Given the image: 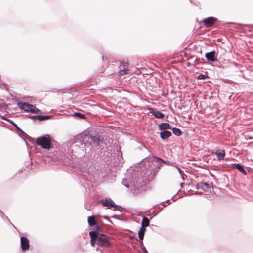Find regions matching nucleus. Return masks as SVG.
Returning a JSON list of instances; mask_svg holds the SVG:
<instances>
[{
    "label": "nucleus",
    "mask_w": 253,
    "mask_h": 253,
    "mask_svg": "<svg viewBox=\"0 0 253 253\" xmlns=\"http://www.w3.org/2000/svg\"><path fill=\"white\" fill-rule=\"evenodd\" d=\"M18 106L23 109L25 112H31L32 113H41L40 110L36 108L33 105L27 103L19 102L17 104Z\"/></svg>",
    "instance_id": "nucleus-3"
},
{
    "label": "nucleus",
    "mask_w": 253,
    "mask_h": 253,
    "mask_svg": "<svg viewBox=\"0 0 253 253\" xmlns=\"http://www.w3.org/2000/svg\"><path fill=\"white\" fill-rule=\"evenodd\" d=\"M145 231V229L143 228H141L140 230L139 231V237L141 240H142L143 239Z\"/></svg>",
    "instance_id": "nucleus-18"
},
{
    "label": "nucleus",
    "mask_w": 253,
    "mask_h": 253,
    "mask_svg": "<svg viewBox=\"0 0 253 253\" xmlns=\"http://www.w3.org/2000/svg\"><path fill=\"white\" fill-rule=\"evenodd\" d=\"M216 19L213 17H210L203 20V23L207 26L210 27L213 25Z\"/></svg>",
    "instance_id": "nucleus-7"
},
{
    "label": "nucleus",
    "mask_w": 253,
    "mask_h": 253,
    "mask_svg": "<svg viewBox=\"0 0 253 253\" xmlns=\"http://www.w3.org/2000/svg\"><path fill=\"white\" fill-rule=\"evenodd\" d=\"M207 77L206 75L203 74H200L198 76V78L199 79H205Z\"/></svg>",
    "instance_id": "nucleus-21"
},
{
    "label": "nucleus",
    "mask_w": 253,
    "mask_h": 253,
    "mask_svg": "<svg viewBox=\"0 0 253 253\" xmlns=\"http://www.w3.org/2000/svg\"><path fill=\"white\" fill-rule=\"evenodd\" d=\"M90 244L94 246L95 244L101 247H108L110 246L109 237L103 234H97V231H90Z\"/></svg>",
    "instance_id": "nucleus-1"
},
{
    "label": "nucleus",
    "mask_w": 253,
    "mask_h": 253,
    "mask_svg": "<svg viewBox=\"0 0 253 253\" xmlns=\"http://www.w3.org/2000/svg\"><path fill=\"white\" fill-rule=\"evenodd\" d=\"M103 218L105 219H107L108 217L107 216H103Z\"/></svg>",
    "instance_id": "nucleus-27"
},
{
    "label": "nucleus",
    "mask_w": 253,
    "mask_h": 253,
    "mask_svg": "<svg viewBox=\"0 0 253 253\" xmlns=\"http://www.w3.org/2000/svg\"><path fill=\"white\" fill-rule=\"evenodd\" d=\"M150 113L152 114L154 116H155L156 118H163L164 117V114L162 112L158 111L156 109H150Z\"/></svg>",
    "instance_id": "nucleus-9"
},
{
    "label": "nucleus",
    "mask_w": 253,
    "mask_h": 253,
    "mask_svg": "<svg viewBox=\"0 0 253 253\" xmlns=\"http://www.w3.org/2000/svg\"><path fill=\"white\" fill-rule=\"evenodd\" d=\"M176 169L178 170L179 173L181 175L182 174H181V171L180 169L178 167H177Z\"/></svg>",
    "instance_id": "nucleus-25"
},
{
    "label": "nucleus",
    "mask_w": 253,
    "mask_h": 253,
    "mask_svg": "<svg viewBox=\"0 0 253 253\" xmlns=\"http://www.w3.org/2000/svg\"><path fill=\"white\" fill-rule=\"evenodd\" d=\"M171 132L169 131L165 130L160 133V136L162 139H166L170 136Z\"/></svg>",
    "instance_id": "nucleus-11"
},
{
    "label": "nucleus",
    "mask_w": 253,
    "mask_h": 253,
    "mask_svg": "<svg viewBox=\"0 0 253 253\" xmlns=\"http://www.w3.org/2000/svg\"><path fill=\"white\" fill-rule=\"evenodd\" d=\"M159 128L160 129L163 130V129H170V125L169 124H168L167 123H161L159 125Z\"/></svg>",
    "instance_id": "nucleus-14"
},
{
    "label": "nucleus",
    "mask_w": 253,
    "mask_h": 253,
    "mask_svg": "<svg viewBox=\"0 0 253 253\" xmlns=\"http://www.w3.org/2000/svg\"><path fill=\"white\" fill-rule=\"evenodd\" d=\"M21 245L22 249L24 251L29 248V241L26 237H22L21 238Z\"/></svg>",
    "instance_id": "nucleus-8"
},
{
    "label": "nucleus",
    "mask_w": 253,
    "mask_h": 253,
    "mask_svg": "<svg viewBox=\"0 0 253 253\" xmlns=\"http://www.w3.org/2000/svg\"><path fill=\"white\" fill-rule=\"evenodd\" d=\"M35 142L38 145L46 149H49L52 145L50 137L48 135L38 137L36 139Z\"/></svg>",
    "instance_id": "nucleus-2"
},
{
    "label": "nucleus",
    "mask_w": 253,
    "mask_h": 253,
    "mask_svg": "<svg viewBox=\"0 0 253 253\" xmlns=\"http://www.w3.org/2000/svg\"><path fill=\"white\" fill-rule=\"evenodd\" d=\"M215 52L214 51L207 53L205 55L206 58L210 61L214 62L216 61L215 58Z\"/></svg>",
    "instance_id": "nucleus-10"
},
{
    "label": "nucleus",
    "mask_w": 253,
    "mask_h": 253,
    "mask_svg": "<svg viewBox=\"0 0 253 253\" xmlns=\"http://www.w3.org/2000/svg\"><path fill=\"white\" fill-rule=\"evenodd\" d=\"M88 222L90 226L96 225V223L94 216H90L88 218Z\"/></svg>",
    "instance_id": "nucleus-15"
},
{
    "label": "nucleus",
    "mask_w": 253,
    "mask_h": 253,
    "mask_svg": "<svg viewBox=\"0 0 253 253\" xmlns=\"http://www.w3.org/2000/svg\"><path fill=\"white\" fill-rule=\"evenodd\" d=\"M173 132L174 134L177 136H180L181 134V131H180V130L176 128H173Z\"/></svg>",
    "instance_id": "nucleus-19"
},
{
    "label": "nucleus",
    "mask_w": 253,
    "mask_h": 253,
    "mask_svg": "<svg viewBox=\"0 0 253 253\" xmlns=\"http://www.w3.org/2000/svg\"><path fill=\"white\" fill-rule=\"evenodd\" d=\"M34 118H36L39 120H43L45 119H48L50 118V116H46V115H39V116H33Z\"/></svg>",
    "instance_id": "nucleus-17"
},
{
    "label": "nucleus",
    "mask_w": 253,
    "mask_h": 253,
    "mask_svg": "<svg viewBox=\"0 0 253 253\" xmlns=\"http://www.w3.org/2000/svg\"><path fill=\"white\" fill-rule=\"evenodd\" d=\"M75 115L78 117H80V118H84V115L80 113H75Z\"/></svg>",
    "instance_id": "nucleus-22"
},
{
    "label": "nucleus",
    "mask_w": 253,
    "mask_h": 253,
    "mask_svg": "<svg viewBox=\"0 0 253 253\" xmlns=\"http://www.w3.org/2000/svg\"><path fill=\"white\" fill-rule=\"evenodd\" d=\"M84 138L85 139H88V141L90 140L91 141L90 143L93 146H97L99 145L100 143V140L98 138L96 137H93L92 136H90L89 135H85L84 136Z\"/></svg>",
    "instance_id": "nucleus-6"
},
{
    "label": "nucleus",
    "mask_w": 253,
    "mask_h": 253,
    "mask_svg": "<svg viewBox=\"0 0 253 253\" xmlns=\"http://www.w3.org/2000/svg\"><path fill=\"white\" fill-rule=\"evenodd\" d=\"M154 160H155L157 162H158V161H163L161 159L158 158H157V157H155L154 158Z\"/></svg>",
    "instance_id": "nucleus-24"
},
{
    "label": "nucleus",
    "mask_w": 253,
    "mask_h": 253,
    "mask_svg": "<svg viewBox=\"0 0 253 253\" xmlns=\"http://www.w3.org/2000/svg\"><path fill=\"white\" fill-rule=\"evenodd\" d=\"M234 168H237L239 170V171H240L241 172L243 173L244 175H246V172L245 170H244V169H243L242 165H241L240 164H234Z\"/></svg>",
    "instance_id": "nucleus-13"
},
{
    "label": "nucleus",
    "mask_w": 253,
    "mask_h": 253,
    "mask_svg": "<svg viewBox=\"0 0 253 253\" xmlns=\"http://www.w3.org/2000/svg\"><path fill=\"white\" fill-rule=\"evenodd\" d=\"M16 128H17L18 129H19V128L14 123H12L11 122Z\"/></svg>",
    "instance_id": "nucleus-26"
},
{
    "label": "nucleus",
    "mask_w": 253,
    "mask_h": 253,
    "mask_svg": "<svg viewBox=\"0 0 253 253\" xmlns=\"http://www.w3.org/2000/svg\"><path fill=\"white\" fill-rule=\"evenodd\" d=\"M197 189H201L206 192H211L212 188L207 183H200L197 184Z\"/></svg>",
    "instance_id": "nucleus-5"
},
{
    "label": "nucleus",
    "mask_w": 253,
    "mask_h": 253,
    "mask_svg": "<svg viewBox=\"0 0 253 253\" xmlns=\"http://www.w3.org/2000/svg\"><path fill=\"white\" fill-rule=\"evenodd\" d=\"M149 225V219L146 217H144L142 220V227L145 228V227H146L148 226Z\"/></svg>",
    "instance_id": "nucleus-16"
},
{
    "label": "nucleus",
    "mask_w": 253,
    "mask_h": 253,
    "mask_svg": "<svg viewBox=\"0 0 253 253\" xmlns=\"http://www.w3.org/2000/svg\"><path fill=\"white\" fill-rule=\"evenodd\" d=\"M129 72V70H127V69H123V70H122L121 71H120L119 72V76H122V75H124L125 74H126L128 73Z\"/></svg>",
    "instance_id": "nucleus-20"
},
{
    "label": "nucleus",
    "mask_w": 253,
    "mask_h": 253,
    "mask_svg": "<svg viewBox=\"0 0 253 253\" xmlns=\"http://www.w3.org/2000/svg\"><path fill=\"white\" fill-rule=\"evenodd\" d=\"M95 227H96V231H97V234H99V230H100V227L98 225H95Z\"/></svg>",
    "instance_id": "nucleus-23"
},
{
    "label": "nucleus",
    "mask_w": 253,
    "mask_h": 253,
    "mask_svg": "<svg viewBox=\"0 0 253 253\" xmlns=\"http://www.w3.org/2000/svg\"><path fill=\"white\" fill-rule=\"evenodd\" d=\"M215 154L217 156L218 160H220L223 159L224 157L225 151L223 150H221L220 151L219 150H217L215 152Z\"/></svg>",
    "instance_id": "nucleus-12"
},
{
    "label": "nucleus",
    "mask_w": 253,
    "mask_h": 253,
    "mask_svg": "<svg viewBox=\"0 0 253 253\" xmlns=\"http://www.w3.org/2000/svg\"><path fill=\"white\" fill-rule=\"evenodd\" d=\"M100 203L103 206L107 207L108 208H110L111 207L115 208L117 207V205L110 198L102 199L100 200Z\"/></svg>",
    "instance_id": "nucleus-4"
}]
</instances>
